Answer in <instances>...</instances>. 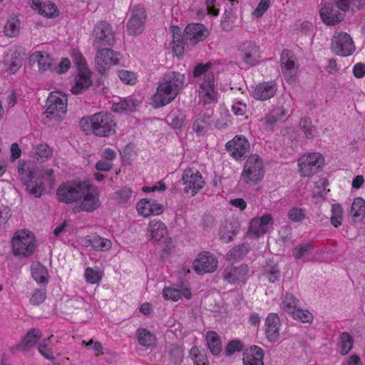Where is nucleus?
Returning a JSON list of instances; mask_svg holds the SVG:
<instances>
[{
  "instance_id": "8fccbe9b",
  "label": "nucleus",
  "mask_w": 365,
  "mask_h": 365,
  "mask_svg": "<svg viewBox=\"0 0 365 365\" xmlns=\"http://www.w3.org/2000/svg\"><path fill=\"white\" fill-rule=\"evenodd\" d=\"M38 350L46 359L51 361L55 359L54 351L51 345V337L44 339L38 344Z\"/></svg>"
},
{
  "instance_id": "864d4df0",
  "label": "nucleus",
  "mask_w": 365,
  "mask_h": 365,
  "mask_svg": "<svg viewBox=\"0 0 365 365\" xmlns=\"http://www.w3.org/2000/svg\"><path fill=\"white\" fill-rule=\"evenodd\" d=\"M314 247L310 243L301 244L296 246L292 250V255L296 259H299L310 254Z\"/></svg>"
},
{
  "instance_id": "4468645a",
  "label": "nucleus",
  "mask_w": 365,
  "mask_h": 365,
  "mask_svg": "<svg viewBox=\"0 0 365 365\" xmlns=\"http://www.w3.org/2000/svg\"><path fill=\"white\" fill-rule=\"evenodd\" d=\"M273 224L274 219L269 213L255 217L250 222L247 235L250 237L258 238L267 233Z\"/></svg>"
},
{
  "instance_id": "052dcab7",
  "label": "nucleus",
  "mask_w": 365,
  "mask_h": 365,
  "mask_svg": "<svg viewBox=\"0 0 365 365\" xmlns=\"http://www.w3.org/2000/svg\"><path fill=\"white\" fill-rule=\"evenodd\" d=\"M292 317L303 323H310L313 320L312 314L307 309H301L299 307L297 309V311L294 312Z\"/></svg>"
},
{
  "instance_id": "338daca9",
  "label": "nucleus",
  "mask_w": 365,
  "mask_h": 365,
  "mask_svg": "<svg viewBox=\"0 0 365 365\" xmlns=\"http://www.w3.org/2000/svg\"><path fill=\"white\" fill-rule=\"evenodd\" d=\"M288 217L292 222H300L305 217V210L302 208L292 207L288 212Z\"/></svg>"
},
{
  "instance_id": "dca6fc26",
  "label": "nucleus",
  "mask_w": 365,
  "mask_h": 365,
  "mask_svg": "<svg viewBox=\"0 0 365 365\" xmlns=\"http://www.w3.org/2000/svg\"><path fill=\"white\" fill-rule=\"evenodd\" d=\"M209 34L208 29L202 24H189L185 29L182 40L185 41V44L195 45L200 41H204Z\"/></svg>"
},
{
  "instance_id": "9b49d317",
  "label": "nucleus",
  "mask_w": 365,
  "mask_h": 365,
  "mask_svg": "<svg viewBox=\"0 0 365 365\" xmlns=\"http://www.w3.org/2000/svg\"><path fill=\"white\" fill-rule=\"evenodd\" d=\"M324 165V158L319 153H309L299 160V172L302 177H309L317 173Z\"/></svg>"
},
{
  "instance_id": "e433bc0d",
  "label": "nucleus",
  "mask_w": 365,
  "mask_h": 365,
  "mask_svg": "<svg viewBox=\"0 0 365 365\" xmlns=\"http://www.w3.org/2000/svg\"><path fill=\"white\" fill-rule=\"evenodd\" d=\"M4 63L10 73H15L22 66V58L20 53L15 51L5 54Z\"/></svg>"
},
{
  "instance_id": "393cba45",
  "label": "nucleus",
  "mask_w": 365,
  "mask_h": 365,
  "mask_svg": "<svg viewBox=\"0 0 365 365\" xmlns=\"http://www.w3.org/2000/svg\"><path fill=\"white\" fill-rule=\"evenodd\" d=\"M168 234L166 225L160 220H151L148 227L146 237L148 240L160 241Z\"/></svg>"
},
{
  "instance_id": "0eeeda50",
  "label": "nucleus",
  "mask_w": 365,
  "mask_h": 365,
  "mask_svg": "<svg viewBox=\"0 0 365 365\" xmlns=\"http://www.w3.org/2000/svg\"><path fill=\"white\" fill-rule=\"evenodd\" d=\"M93 46L95 48L112 47L115 43V33L112 26L106 21L95 24L93 31Z\"/></svg>"
},
{
  "instance_id": "37998d69",
  "label": "nucleus",
  "mask_w": 365,
  "mask_h": 365,
  "mask_svg": "<svg viewBox=\"0 0 365 365\" xmlns=\"http://www.w3.org/2000/svg\"><path fill=\"white\" fill-rule=\"evenodd\" d=\"M336 8L342 11H347L349 9L352 11L359 10L365 5V0H331Z\"/></svg>"
},
{
  "instance_id": "a19ab883",
  "label": "nucleus",
  "mask_w": 365,
  "mask_h": 365,
  "mask_svg": "<svg viewBox=\"0 0 365 365\" xmlns=\"http://www.w3.org/2000/svg\"><path fill=\"white\" fill-rule=\"evenodd\" d=\"M205 339L207 346L213 355H218L222 350L221 340L217 332L209 331L206 333Z\"/></svg>"
},
{
  "instance_id": "bb28decb",
  "label": "nucleus",
  "mask_w": 365,
  "mask_h": 365,
  "mask_svg": "<svg viewBox=\"0 0 365 365\" xmlns=\"http://www.w3.org/2000/svg\"><path fill=\"white\" fill-rule=\"evenodd\" d=\"M264 351L257 346H252L244 353L243 365H264Z\"/></svg>"
},
{
  "instance_id": "a18cd8bd",
  "label": "nucleus",
  "mask_w": 365,
  "mask_h": 365,
  "mask_svg": "<svg viewBox=\"0 0 365 365\" xmlns=\"http://www.w3.org/2000/svg\"><path fill=\"white\" fill-rule=\"evenodd\" d=\"M350 215L355 221L361 220L365 215V201L361 197H356L354 200Z\"/></svg>"
},
{
  "instance_id": "49530a36",
  "label": "nucleus",
  "mask_w": 365,
  "mask_h": 365,
  "mask_svg": "<svg viewBox=\"0 0 365 365\" xmlns=\"http://www.w3.org/2000/svg\"><path fill=\"white\" fill-rule=\"evenodd\" d=\"M299 126L307 138H313L317 134V128L312 124V121L309 118H302Z\"/></svg>"
},
{
  "instance_id": "c03bdc74",
  "label": "nucleus",
  "mask_w": 365,
  "mask_h": 365,
  "mask_svg": "<svg viewBox=\"0 0 365 365\" xmlns=\"http://www.w3.org/2000/svg\"><path fill=\"white\" fill-rule=\"evenodd\" d=\"M354 344L353 337L348 332H342L339 338V352L344 356L352 349Z\"/></svg>"
},
{
  "instance_id": "680f3d73",
  "label": "nucleus",
  "mask_w": 365,
  "mask_h": 365,
  "mask_svg": "<svg viewBox=\"0 0 365 365\" xmlns=\"http://www.w3.org/2000/svg\"><path fill=\"white\" fill-rule=\"evenodd\" d=\"M231 116L227 111L220 112L219 118L215 121V127L219 130L227 128L231 123Z\"/></svg>"
},
{
  "instance_id": "f03ea898",
  "label": "nucleus",
  "mask_w": 365,
  "mask_h": 365,
  "mask_svg": "<svg viewBox=\"0 0 365 365\" xmlns=\"http://www.w3.org/2000/svg\"><path fill=\"white\" fill-rule=\"evenodd\" d=\"M81 129L88 133H93L97 136L106 137L115 133V123L110 113L99 112L81 119Z\"/></svg>"
},
{
  "instance_id": "20e7f679",
  "label": "nucleus",
  "mask_w": 365,
  "mask_h": 365,
  "mask_svg": "<svg viewBox=\"0 0 365 365\" xmlns=\"http://www.w3.org/2000/svg\"><path fill=\"white\" fill-rule=\"evenodd\" d=\"M264 175V166L262 158L257 154L250 155L241 173L242 181L246 184L257 185L262 180Z\"/></svg>"
},
{
  "instance_id": "603ef678",
  "label": "nucleus",
  "mask_w": 365,
  "mask_h": 365,
  "mask_svg": "<svg viewBox=\"0 0 365 365\" xmlns=\"http://www.w3.org/2000/svg\"><path fill=\"white\" fill-rule=\"evenodd\" d=\"M20 30V21L16 18H12L7 21L4 32L9 37L17 36Z\"/></svg>"
},
{
  "instance_id": "6e6552de",
  "label": "nucleus",
  "mask_w": 365,
  "mask_h": 365,
  "mask_svg": "<svg viewBox=\"0 0 365 365\" xmlns=\"http://www.w3.org/2000/svg\"><path fill=\"white\" fill-rule=\"evenodd\" d=\"M182 181L184 185L183 192L192 196L195 195L205 184L201 173L194 168H186L184 170Z\"/></svg>"
},
{
  "instance_id": "b1692460",
  "label": "nucleus",
  "mask_w": 365,
  "mask_h": 365,
  "mask_svg": "<svg viewBox=\"0 0 365 365\" xmlns=\"http://www.w3.org/2000/svg\"><path fill=\"white\" fill-rule=\"evenodd\" d=\"M211 115L209 112H201L193 116L192 129L197 136H203L209 130Z\"/></svg>"
},
{
  "instance_id": "3c124183",
  "label": "nucleus",
  "mask_w": 365,
  "mask_h": 365,
  "mask_svg": "<svg viewBox=\"0 0 365 365\" xmlns=\"http://www.w3.org/2000/svg\"><path fill=\"white\" fill-rule=\"evenodd\" d=\"M136 101L131 98H128L124 100L120 101L114 105L113 110L116 112L129 111L133 112L135 110Z\"/></svg>"
},
{
  "instance_id": "774afa93",
  "label": "nucleus",
  "mask_w": 365,
  "mask_h": 365,
  "mask_svg": "<svg viewBox=\"0 0 365 365\" xmlns=\"http://www.w3.org/2000/svg\"><path fill=\"white\" fill-rule=\"evenodd\" d=\"M119 78L127 84L133 85L136 82V76L133 72L122 70L118 73Z\"/></svg>"
},
{
  "instance_id": "a211bd4d",
  "label": "nucleus",
  "mask_w": 365,
  "mask_h": 365,
  "mask_svg": "<svg viewBox=\"0 0 365 365\" xmlns=\"http://www.w3.org/2000/svg\"><path fill=\"white\" fill-rule=\"evenodd\" d=\"M225 148L234 159L239 160L249 153L250 144L245 137L236 135L226 143Z\"/></svg>"
},
{
  "instance_id": "de8ad7c7",
  "label": "nucleus",
  "mask_w": 365,
  "mask_h": 365,
  "mask_svg": "<svg viewBox=\"0 0 365 365\" xmlns=\"http://www.w3.org/2000/svg\"><path fill=\"white\" fill-rule=\"evenodd\" d=\"M90 245L95 250L106 251L108 250L111 246L112 242L110 240L99 236H93L90 240Z\"/></svg>"
},
{
  "instance_id": "ea45409f",
  "label": "nucleus",
  "mask_w": 365,
  "mask_h": 365,
  "mask_svg": "<svg viewBox=\"0 0 365 365\" xmlns=\"http://www.w3.org/2000/svg\"><path fill=\"white\" fill-rule=\"evenodd\" d=\"M263 275L265 276L269 282H275L280 277L279 266L272 260H267L263 267Z\"/></svg>"
},
{
  "instance_id": "c85d7f7f",
  "label": "nucleus",
  "mask_w": 365,
  "mask_h": 365,
  "mask_svg": "<svg viewBox=\"0 0 365 365\" xmlns=\"http://www.w3.org/2000/svg\"><path fill=\"white\" fill-rule=\"evenodd\" d=\"M239 230L240 225L237 220H226L220 228V239L223 242H230L233 240Z\"/></svg>"
},
{
  "instance_id": "423d86ee",
  "label": "nucleus",
  "mask_w": 365,
  "mask_h": 365,
  "mask_svg": "<svg viewBox=\"0 0 365 365\" xmlns=\"http://www.w3.org/2000/svg\"><path fill=\"white\" fill-rule=\"evenodd\" d=\"M86 185L84 182L76 181L61 185L56 192L58 200L66 204L78 202L86 190Z\"/></svg>"
},
{
  "instance_id": "412c9836",
  "label": "nucleus",
  "mask_w": 365,
  "mask_h": 365,
  "mask_svg": "<svg viewBox=\"0 0 365 365\" xmlns=\"http://www.w3.org/2000/svg\"><path fill=\"white\" fill-rule=\"evenodd\" d=\"M336 9V5L331 0L325 3L321 8L320 16L325 24L334 26L343 20V14L340 13Z\"/></svg>"
},
{
  "instance_id": "f8f14e48",
  "label": "nucleus",
  "mask_w": 365,
  "mask_h": 365,
  "mask_svg": "<svg viewBox=\"0 0 365 365\" xmlns=\"http://www.w3.org/2000/svg\"><path fill=\"white\" fill-rule=\"evenodd\" d=\"M130 16L127 22V31L129 34L137 36L144 30L147 14L144 7L135 6L130 11Z\"/></svg>"
},
{
  "instance_id": "0e129e2a",
  "label": "nucleus",
  "mask_w": 365,
  "mask_h": 365,
  "mask_svg": "<svg viewBox=\"0 0 365 365\" xmlns=\"http://www.w3.org/2000/svg\"><path fill=\"white\" fill-rule=\"evenodd\" d=\"M86 279L91 284H96L99 282L101 279V274L98 270H95L91 267H88L84 273Z\"/></svg>"
},
{
  "instance_id": "473e14b6",
  "label": "nucleus",
  "mask_w": 365,
  "mask_h": 365,
  "mask_svg": "<svg viewBox=\"0 0 365 365\" xmlns=\"http://www.w3.org/2000/svg\"><path fill=\"white\" fill-rule=\"evenodd\" d=\"M91 83L92 81L88 68H80L75 85L71 88V92L73 94L81 93L83 91L87 89Z\"/></svg>"
},
{
  "instance_id": "9d476101",
  "label": "nucleus",
  "mask_w": 365,
  "mask_h": 365,
  "mask_svg": "<svg viewBox=\"0 0 365 365\" xmlns=\"http://www.w3.org/2000/svg\"><path fill=\"white\" fill-rule=\"evenodd\" d=\"M83 192L75 210L87 212H92L97 210L101 205L100 195L97 187L87 183L86 190L83 191Z\"/></svg>"
},
{
  "instance_id": "72a5a7b5",
  "label": "nucleus",
  "mask_w": 365,
  "mask_h": 365,
  "mask_svg": "<svg viewBox=\"0 0 365 365\" xmlns=\"http://www.w3.org/2000/svg\"><path fill=\"white\" fill-rule=\"evenodd\" d=\"M41 337V331L39 329H31L24 336L21 342L17 344L16 349L18 350L27 351L36 344Z\"/></svg>"
},
{
  "instance_id": "69168bd1",
  "label": "nucleus",
  "mask_w": 365,
  "mask_h": 365,
  "mask_svg": "<svg viewBox=\"0 0 365 365\" xmlns=\"http://www.w3.org/2000/svg\"><path fill=\"white\" fill-rule=\"evenodd\" d=\"M46 299V289L40 288L36 289L30 299V303L33 305H39Z\"/></svg>"
},
{
  "instance_id": "a878e982",
  "label": "nucleus",
  "mask_w": 365,
  "mask_h": 365,
  "mask_svg": "<svg viewBox=\"0 0 365 365\" xmlns=\"http://www.w3.org/2000/svg\"><path fill=\"white\" fill-rule=\"evenodd\" d=\"M137 210L140 215L144 217L160 215L163 212L164 207L154 201L148 199L140 200L137 203Z\"/></svg>"
},
{
  "instance_id": "f704fd0d",
  "label": "nucleus",
  "mask_w": 365,
  "mask_h": 365,
  "mask_svg": "<svg viewBox=\"0 0 365 365\" xmlns=\"http://www.w3.org/2000/svg\"><path fill=\"white\" fill-rule=\"evenodd\" d=\"M18 175L24 186L36 180V168L26 166V163L19 160L18 163Z\"/></svg>"
},
{
  "instance_id": "c756f323",
  "label": "nucleus",
  "mask_w": 365,
  "mask_h": 365,
  "mask_svg": "<svg viewBox=\"0 0 365 365\" xmlns=\"http://www.w3.org/2000/svg\"><path fill=\"white\" fill-rule=\"evenodd\" d=\"M241 51L243 53L244 61L250 65H255L258 63L259 53L258 47L252 41H246L241 46Z\"/></svg>"
},
{
  "instance_id": "f257e3e1",
  "label": "nucleus",
  "mask_w": 365,
  "mask_h": 365,
  "mask_svg": "<svg viewBox=\"0 0 365 365\" xmlns=\"http://www.w3.org/2000/svg\"><path fill=\"white\" fill-rule=\"evenodd\" d=\"M185 83V74L178 71L165 73L160 79L156 92L153 96L154 107H163L174 101Z\"/></svg>"
},
{
  "instance_id": "aec40b11",
  "label": "nucleus",
  "mask_w": 365,
  "mask_h": 365,
  "mask_svg": "<svg viewBox=\"0 0 365 365\" xmlns=\"http://www.w3.org/2000/svg\"><path fill=\"white\" fill-rule=\"evenodd\" d=\"M281 67L282 74L287 81H294L298 71L293 52L288 49L282 51L281 54Z\"/></svg>"
},
{
  "instance_id": "e2e57ef3",
  "label": "nucleus",
  "mask_w": 365,
  "mask_h": 365,
  "mask_svg": "<svg viewBox=\"0 0 365 365\" xmlns=\"http://www.w3.org/2000/svg\"><path fill=\"white\" fill-rule=\"evenodd\" d=\"M132 196V190L128 187H123L115 192V198L118 203L123 205L128 202Z\"/></svg>"
},
{
  "instance_id": "4c0bfd02",
  "label": "nucleus",
  "mask_w": 365,
  "mask_h": 365,
  "mask_svg": "<svg viewBox=\"0 0 365 365\" xmlns=\"http://www.w3.org/2000/svg\"><path fill=\"white\" fill-rule=\"evenodd\" d=\"M163 297L165 299L178 301V299L185 297L190 299L191 292L188 289H175L173 287H165L163 291Z\"/></svg>"
},
{
  "instance_id": "6ab92c4d",
  "label": "nucleus",
  "mask_w": 365,
  "mask_h": 365,
  "mask_svg": "<svg viewBox=\"0 0 365 365\" xmlns=\"http://www.w3.org/2000/svg\"><path fill=\"white\" fill-rule=\"evenodd\" d=\"M250 269L247 264L239 267L227 266L222 273V277L227 282L237 284L244 283L249 277Z\"/></svg>"
},
{
  "instance_id": "c9c22d12",
  "label": "nucleus",
  "mask_w": 365,
  "mask_h": 365,
  "mask_svg": "<svg viewBox=\"0 0 365 365\" xmlns=\"http://www.w3.org/2000/svg\"><path fill=\"white\" fill-rule=\"evenodd\" d=\"M287 112L283 107H277L274 108L263 119V122L267 128L272 129L276 123L282 120L287 115Z\"/></svg>"
},
{
  "instance_id": "09e8293b",
  "label": "nucleus",
  "mask_w": 365,
  "mask_h": 365,
  "mask_svg": "<svg viewBox=\"0 0 365 365\" xmlns=\"http://www.w3.org/2000/svg\"><path fill=\"white\" fill-rule=\"evenodd\" d=\"M167 120L175 128H181L184 125L185 115L178 110H172L167 116Z\"/></svg>"
},
{
  "instance_id": "13d9d810",
  "label": "nucleus",
  "mask_w": 365,
  "mask_h": 365,
  "mask_svg": "<svg viewBox=\"0 0 365 365\" xmlns=\"http://www.w3.org/2000/svg\"><path fill=\"white\" fill-rule=\"evenodd\" d=\"M34 153L37 155L36 160H38L43 158L47 159L53 154V149L51 148L47 144L41 143L37 145L34 148Z\"/></svg>"
},
{
  "instance_id": "7ed1b4c3",
  "label": "nucleus",
  "mask_w": 365,
  "mask_h": 365,
  "mask_svg": "<svg viewBox=\"0 0 365 365\" xmlns=\"http://www.w3.org/2000/svg\"><path fill=\"white\" fill-rule=\"evenodd\" d=\"M212 63H199L193 70V76L197 78L200 84L199 97L204 104H208L217 98V93L215 90V77L211 70Z\"/></svg>"
},
{
  "instance_id": "4be33fe9",
  "label": "nucleus",
  "mask_w": 365,
  "mask_h": 365,
  "mask_svg": "<svg viewBox=\"0 0 365 365\" xmlns=\"http://www.w3.org/2000/svg\"><path fill=\"white\" fill-rule=\"evenodd\" d=\"M277 91V85L274 81L257 84L252 93V96L259 101H267L272 98Z\"/></svg>"
},
{
  "instance_id": "7c9ffc66",
  "label": "nucleus",
  "mask_w": 365,
  "mask_h": 365,
  "mask_svg": "<svg viewBox=\"0 0 365 365\" xmlns=\"http://www.w3.org/2000/svg\"><path fill=\"white\" fill-rule=\"evenodd\" d=\"M30 61L32 63H37L38 70L40 72H45L46 71H53V60L49 55L43 51H35L30 56Z\"/></svg>"
},
{
  "instance_id": "5701e85b",
  "label": "nucleus",
  "mask_w": 365,
  "mask_h": 365,
  "mask_svg": "<svg viewBox=\"0 0 365 365\" xmlns=\"http://www.w3.org/2000/svg\"><path fill=\"white\" fill-rule=\"evenodd\" d=\"M280 327L279 316L275 313H269L265 320V334L269 341L274 342L279 339Z\"/></svg>"
},
{
  "instance_id": "6e6d98bb",
  "label": "nucleus",
  "mask_w": 365,
  "mask_h": 365,
  "mask_svg": "<svg viewBox=\"0 0 365 365\" xmlns=\"http://www.w3.org/2000/svg\"><path fill=\"white\" fill-rule=\"evenodd\" d=\"M343 220V209L341 205L336 203L331 206V223L335 227H338L341 225Z\"/></svg>"
},
{
  "instance_id": "2f4dec72",
  "label": "nucleus",
  "mask_w": 365,
  "mask_h": 365,
  "mask_svg": "<svg viewBox=\"0 0 365 365\" xmlns=\"http://www.w3.org/2000/svg\"><path fill=\"white\" fill-rule=\"evenodd\" d=\"M31 7L39 14L52 18L58 15V9L56 5L50 1L41 2L40 0H31Z\"/></svg>"
},
{
  "instance_id": "58836bf2",
  "label": "nucleus",
  "mask_w": 365,
  "mask_h": 365,
  "mask_svg": "<svg viewBox=\"0 0 365 365\" xmlns=\"http://www.w3.org/2000/svg\"><path fill=\"white\" fill-rule=\"evenodd\" d=\"M31 271L32 277L37 283L46 284L48 282V270L40 262H33L31 266Z\"/></svg>"
},
{
  "instance_id": "ddd939ff",
  "label": "nucleus",
  "mask_w": 365,
  "mask_h": 365,
  "mask_svg": "<svg viewBox=\"0 0 365 365\" xmlns=\"http://www.w3.org/2000/svg\"><path fill=\"white\" fill-rule=\"evenodd\" d=\"M68 98L65 93L59 91L51 92L46 101V113L61 118L67 111Z\"/></svg>"
},
{
  "instance_id": "bf43d9fd",
  "label": "nucleus",
  "mask_w": 365,
  "mask_h": 365,
  "mask_svg": "<svg viewBox=\"0 0 365 365\" xmlns=\"http://www.w3.org/2000/svg\"><path fill=\"white\" fill-rule=\"evenodd\" d=\"M249 250L248 244H241L231 249L228 252V255L233 259H239L246 255Z\"/></svg>"
},
{
  "instance_id": "39448f33",
  "label": "nucleus",
  "mask_w": 365,
  "mask_h": 365,
  "mask_svg": "<svg viewBox=\"0 0 365 365\" xmlns=\"http://www.w3.org/2000/svg\"><path fill=\"white\" fill-rule=\"evenodd\" d=\"M12 252L15 257H29L36 249V240L31 232L19 230L12 238Z\"/></svg>"
},
{
  "instance_id": "f3484780",
  "label": "nucleus",
  "mask_w": 365,
  "mask_h": 365,
  "mask_svg": "<svg viewBox=\"0 0 365 365\" xmlns=\"http://www.w3.org/2000/svg\"><path fill=\"white\" fill-rule=\"evenodd\" d=\"M217 264L214 255L204 252L200 253L193 262V269L199 274L211 273L217 269Z\"/></svg>"
},
{
  "instance_id": "79ce46f5",
  "label": "nucleus",
  "mask_w": 365,
  "mask_h": 365,
  "mask_svg": "<svg viewBox=\"0 0 365 365\" xmlns=\"http://www.w3.org/2000/svg\"><path fill=\"white\" fill-rule=\"evenodd\" d=\"M299 307L298 299L292 294L286 293L280 304L281 309L292 316Z\"/></svg>"
},
{
  "instance_id": "cd10ccee",
  "label": "nucleus",
  "mask_w": 365,
  "mask_h": 365,
  "mask_svg": "<svg viewBox=\"0 0 365 365\" xmlns=\"http://www.w3.org/2000/svg\"><path fill=\"white\" fill-rule=\"evenodd\" d=\"M135 337L139 345L145 349H155L157 343L156 336L145 328L136 330Z\"/></svg>"
},
{
  "instance_id": "1a4fd4ad",
  "label": "nucleus",
  "mask_w": 365,
  "mask_h": 365,
  "mask_svg": "<svg viewBox=\"0 0 365 365\" xmlns=\"http://www.w3.org/2000/svg\"><path fill=\"white\" fill-rule=\"evenodd\" d=\"M332 52L341 56H349L355 51L352 38L346 32H335L331 43Z\"/></svg>"
},
{
  "instance_id": "4d7b16f0",
  "label": "nucleus",
  "mask_w": 365,
  "mask_h": 365,
  "mask_svg": "<svg viewBox=\"0 0 365 365\" xmlns=\"http://www.w3.org/2000/svg\"><path fill=\"white\" fill-rule=\"evenodd\" d=\"M26 190L29 194L35 197H39L44 190L43 183L41 180L36 179L25 186Z\"/></svg>"
},
{
  "instance_id": "2eb2a0df",
  "label": "nucleus",
  "mask_w": 365,
  "mask_h": 365,
  "mask_svg": "<svg viewBox=\"0 0 365 365\" xmlns=\"http://www.w3.org/2000/svg\"><path fill=\"white\" fill-rule=\"evenodd\" d=\"M95 61L97 70L101 73H105L110 66L119 63V53L114 52L109 48H97Z\"/></svg>"
},
{
  "instance_id": "5fc2aeb1",
  "label": "nucleus",
  "mask_w": 365,
  "mask_h": 365,
  "mask_svg": "<svg viewBox=\"0 0 365 365\" xmlns=\"http://www.w3.org/2000/svg\"><path fill=\"white\" fill-rule=\"evenodd\" d=\"M189 354L194 365H210L206 356L197 346H192Z\"/></svg>"
}]
</instances>
